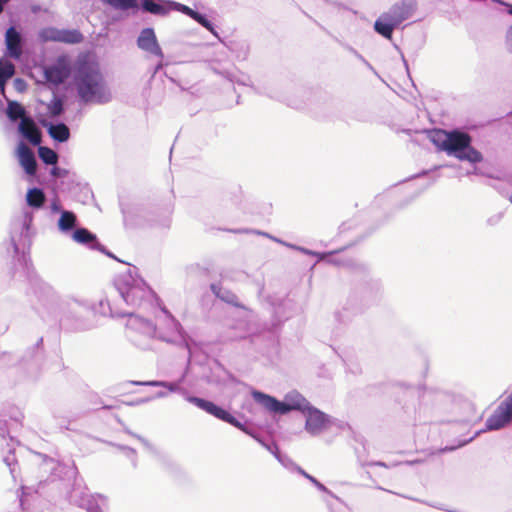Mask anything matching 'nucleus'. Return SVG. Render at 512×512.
Listing matches in <instances>:
<instances>
[{
  "label": "nucleus",
  "mask_w": 512,
  "mask_h": 512,
  "mask_svg": "<svg viewBox=\"0 0 512 512\" xmlns=\"http://www.w3.org/2000/svg\"><path fill=\"white\" fill-rule=\"evenodd\" d=\"M25 140L21 139L16 148V155L20 166L27 175L34 176L36 170V158L34 153L26 146Z\"/></svg>",
  "instance_id": "412c9836"
},
{
  "label": "nucleus",
  "mask_w": 512,
  "mask_h": 512,
  "mask_svg": "<svg viewBox=\"0 0 512 512\" xmlns=\"http://www.w3.org/2000/svg\"><path fill=\"white\" fill-rule=\"evenodd\" d=\"M512 424V390L511 393L498 405L495 411L487 418L485 429L498 431Z\"/></svg>",
  "instance_id": "2eb2a0df"
},
{
  "label": "nucleus",
  "mask_w": 512,
  "mask_h": 512,
  "mask_svg": "<svg viewBox=\"0 0 512 512\" xmlns=\"http://www.w3.org/2000/svg\"><path fill=\"white\" fill-rule=\"evenodd\" d=\"M39 457L42 458V462L40 464V470L43 473H48L49 475L44 480L46 481H55L57 479L62 480H74L76 483L77 476H78V470L75 466L74 462L72 461L70 464L60 463L56 461L54 458H51L44 454H38ZM43 483V480L39 482L41 485Z\"/></svg>",
  "instance_id": "ddd939ff"
},
{
  "label": "nucleus",
  "mask_w": 512,
  "mask_h": 512,
  "mask_svg": "<svg viewBox=\"0 0 512 512\" xmlns=\"http://www.w3.org/2000/svg\"><path fill=\"white\" fill-rule=\"evenodd\" d=\"M84 36L78 29H60L59 43L79 44Z\"/></svg>",
  "instance_id": "bb28decb"
},
{
  "label": "nucleus",
  "mask_w": 512,
  "mask_h": 512,
  "mask_svg": "<svg viewBox=\"0 0 512 512\" xmlns=\"http://www.w3.org/2000/svg\"><path fill=\"white\" fill-rule=\"evenodd\" d=\"M163 380H150V381H129L128 384L137 385V386H152V387H162L164 386Z\"/></svg>",
  "instance_id": "a19ab883"
},
{
  "label": "nucleus",
  "mask_w": 512,
  "mask_h": 512,
  "mask_svg": "<svg viewBox=\"0 0 512 512\" xmlns=\"http://www.w3.org/2000/svg\"><path fill=\"white\" fill-rule=\"evenodd\" d=\"M124 431H125L127 434H129V435H131V436L135 437L136 439H138V440H139V441H140V442H141V443H142L146 448H148V449H150V448H151V444H150V443H149V441H148L147 439H145L144 437H142V436H140V435H138V434L133 433V432H132L130 429H128V428H125V429H124Z\"/></svg>",
  "instance_id": "09e8293b"
},
{
  "label": "nucleus",
  "mask_w": 512,
  "mask_h": 512,
  "mask_svg": "<svg viewBox=\"0 0 512 512\" xmlns=\"http://www.w3.org/2000/svg\"><path fill=\"white\" fill-rule=\"evenodd\" d=\"M259 234H261V232H258ZM262 235L264 236H267L271 239H273L274 241L278 242V243H281L291 249H294L296 251H299L301 253H303L304 255H309V256H316L318 258L319 261H326L328 263H331V264H335V265H341L342 262L338 261L334 256L335 254L343 251L345 248H340V249H337V250H334V251H330V252H317V251H314V250H310L308 248H305V247H302V246H298V245H295V244H290V243H287L283 240H280L276 237H273L271 235H269L268 233H262Z\"/></svg>",
  "instance_id": "6ab92c4d"
},
{
  "label": "nucleus",
  "mask_w": 512,
  "mask_h": 512,
  "mask_svg": "<svg viewBox=\"0 0 512 512\" xmlns=\"http://www.w3.org/2000/svg\"><path fill=\"white\" fill-rule=\"evenodd\" d=\"M5 87H6V84L0 85V93L3 95H5Z\"/></svg>",
  "instance_id": "0e129e2a"
},
{
  "label": "nucleus",
  "mask_w": 512,
  "mask_h": 512,
  "mask_svg": "<svg viewBox=\"0 0 512 512\" xmlns=\"http://www.w3.org/2000/svg\"><path fill=\"white\" fill-rule=\"evenodd\" d=\"M39 39L42 42H59L60 29L56 27H45L39 31Z\"/></svg>",
  "instance_id": "c85d7f7f"
},
{
  "label": "nucleus",
  "mask_w": 512,
  "mask_h": 512,
  "mask_svg": "<svg viewBox=\"0 0 512 512\" xmlns=\"http://www.w3.org/2000/svg\"><path fill=\"white\" fill-rule=\"evenodd\" d=\"M115 288L128 306L143 311H156V306L160 305L161 299L139 276L136 266L130 267L127 273L116 278Z\"/></svg>",
  "instance_id": "20e7f679"
},
{
  "label": "nucleus",
  "mask_w": 512,
  "mask_h": 512,
  "mask_svg": "<svg viewBox=\"0 0 512 512\" xmlns=\"http://www.w3.org/2000/svg\"><path fill=\"white\" fill-rule=\"evenodd\" d=\"M4 463L10 468L11 474H14L15 465L17 464V459L15 457L14 452L10 449L8 455L3 458Z\"/></svg>",
  "instance_id": "ea45409f"
},
{
  "label": "nucleus",
  "mask_w": 512,
  "mask_h": 512,
  "mask_svg": "<svg viewBox=\"0 0 512 512\" xmlns=\"http://www.w3.org/2000/svg\"><path fill=\"white\" fill-rule=\"evenodd\" d=\"M417 9L416 0H400L394 3L387 12L382 13L374 22L376 33L391 40L393 32L404 21L408 20Z\"/></svg>",
  "instance_id": "6e6552de"
},
{
  "label": "nucleus",
  "mask_w": 512,
  "mask_h": 512,
  "mask_svg": "<svg viewBox=\"0 0 512 512\" xmlns=\"http://www.w3.org/2000/svg\"><path fill=\"white\" fill-rule=\"evenodd\" d=\"M69 501L86 512H105V498L99 494L92 495L85 490L73 488L69 494Z\"/></svg>",
  "instance_id": "dca6fc26"
},
{
  "label": "nucleus",
  "mask_w": 512,
  "mask_h": 512,
  "mask_svg": "<svg viewBox=\"0 0 512 512\" xmlns=\"http://www.w3.org/2000/svg\"><path fill=\"white\" fill-rule=\"evenodd\" d=\"M184 378L185 376L183 375L177 381H164V386L162 387L165 388L167 392L180 394L187 402L195 405L197 408L205 411L207 414L215 417L216 419L228 423L247 434H250V431L245 426V424L237 419L232 413H230L229 410L211 400L191 395L187 389L182 387Z\"/></svg>",
  "instance_id": "0eeeda50"
},
{
  "label": "nucleus",
  "mask_w": 512,
  "mask_h": 512,
  "mask_svg": "<svg viewBox=\"0 0 512 512\" xmlns=\"http://www.w3.org/2000/svg\"><path fill=\"white\" fill-rule=\"evenodd\" d=\"M99 304L101 307L106 304L112 317H127L126 337L134 346L142 350H147L150 348L153 338H158L166 342L169 341L160 329H158L157 324L153 323L151 320L134 312L114 313L108 301L104 302L101 300Z\"/></svg>",
  "instance_id": "423d86ee"
},
{
  "label": "nucleus",
  "mask_w": 512,
  "mask_h": 512,
  "mask_svg": "<svg viewBox=\"0 0 512 512\" xmlns=\"http://www.w3.org/2000/svg\"><path fill=\"white\" fill-rule=\"evenodd\" d=\"M163 68V63L162 61H160L158 64H156V66L154 67L153 69V74L152 76H154L160 69Z\"/></svg>",
  "instance_id": "13d9d810"
},
{
  "label": "nucleus",
  "mask_w": 512,
  "mask_h": 512,
  "mask_svg": "<svg viewBox=\"0 0 512 512\" xmlns=\"http://www.w3.org/2000/svg\"><path fill=\"white\" fill-rule=\"evenodd\" d=\"M10 422L5 419V418H2L0 416V436L2 438H5L6 436H9V433H10Z\"/></svg>",
  "instance_id": "a18cd8bd"
},
{
  "label": "nucleus",
  "mask_w": 512,
  "mask_h": 512,
  "mask_svg": "<svg viewBox=\"0 0 512 512\" xmlns=\"http://www.w3.org/2000/svg\"><path fill=\"white\" fill-rule=\"evenodd\" d=\"M228 378L235 383L241 384L250 390L254 401L274 415H287L292 411L301 412L305 416V430L312 436L319 435L327 429L331 423L330 415L313 406L301 393L296 390L288 392L283 400L275 396L257 390L252 386L245 384L235 378L231 373Z\"/></svg>",
  "instance_id": "f257e3e1"
},
{
  "label": "nucleus",
  "mask_w": 512,
  "mask_h": 512,
  "mask_svg": "<svg viewBox=\"0 0 512 512\" xmlns=\"http://www.w3.org/2000/svg\"><path fill=\"white\" fill-rule=\"evenodd\" d=\"M470 174L477 175V176H485V177L493 178L492 175L485 173L482 169H480L478 167H474L472 171H468L466 173V175H470Z\"/></svg>",
  "instance_id": "8fccbe9b"
},
{
  "label": "nucleus",
  "mask_w": 512,
  "mask_h": 512,
  "mask_svg": "<svg viewBox=\"0 0 512 512\" xmlns=\"http://www.w3.org/2000/svg\"><path fill=\"white\" fill-rule=\"evenodd\" d=\"M275 458L286 469L297 471V467H299L288 455L284 454L282 451L276 455Z\"/></svg>",
  "instance_id": "c9c22d12"
},
{
  "label": "nucleus",
  "mask_w": 512,
  "mask_h": 512,
  "mask_svg": "<svg viewBox=\"0 0 512 512\" xmlns=\"http://www.w3.org/2000/svg\"><path fill=\"white\" fill-rule=\"evenodd\" d=\"M335 318H336V320H337V321H339V322H344V320L342 319V314H341V312H336V313H335Z\"/></svg>",
  "instance_id": "bf43d9fd"
},
{
  "label": "nucleus",
  "mask_w": 512,
  "mask_h": 512,
  "mask_svg": "<svg viewBox=\"0 0 512 512\" xmlns=\"http://www.w3.org/2000/svg\"><path fill=\"white\" fill-rule=\"evenodd\" d=\"M43 361V337H40L34 345L25 350L15 366L24 378L35 379L40 372Z\"/></svg>",
  "instance_id": "9b49d317"
},
{
  "label": "nucleus",
  "mask_w": 512,
  "mask_h": 512,
  "mask_svg": "<svg viewBox=\"0 0 512 512\" xmlns=\"http://www.w3.org/2000/svg\"><path fill=\"white\" fill-rule=\"evenodd\" d=\"M72 74L73 67L70 59L66 55L58 56L51 64L43 68L45 81L54 86L63 84Z\"/></svg>",
  "instance_id": "4468645a"
},
{
  "label": "nucleus",
  "mask_w": 512,
  "mask_h": 512,
  "mask_svg": "<svg viewBox=\"0 0 512 512\" xmlns=\"http://www.w3.org/2000/svg\"><path fill=\"white\" fill-rule=\"evenodd\" d=\"M13 86L17 92L23 93L26 91L28 84L23 78L17 77L13 81Z\"/></svg>",
  "instance_id": "c03bdc74"
},
{
  "label": "nucleus",
  "mask_w": 512,
  "mask_h": 512,
  "mask_svg": "<svg viewBox=\"0 0 512 512\" xmlns=\"http://www.w3.org/2000/svg\"><path fill=\"white\" fill-rule=\"evenodd\" d=\"M172 11L180 12V13H182V14H184V15H186V16L191 18V16L193 15L195 9H192L191 7H189V6L185 5V4L173 1Z\"/></svg>",
  "instance_id": "e433bc0d"
},
{
  "label": "nucleus",
  "mask_w": 512,
  "mask_h": 512,
  "mask_svg": "<svg viewBox=\"0 0 512 512\" xmlns=\"http://www.w3.org/2000/svg\"><path fill=\"white\" fill-rule=\"evenodd\" d=\"M111 408H112V406H110V405H104V406H103V409L110 410Z\"/></svg>",
  "instance_id": "774afa93"
},
{
  "label": "nucleus",
  "mask_w": 512,
  "mask_h": 512,
  "mask_svg": "<svg viewBox=\"0 0 512 512\" xmlns=\"http://www.w3.org/2000/svg\"><path fill=\"white\" fill-rule=\"evenodd\" d=\"M42 126L46 128L48 135L57 143H65L70 139L71 133L69 127L62 121H42Z\"/></svg>",
  "instance_id": "4be33fe9"
},
{
  "label": "nucleus",
  "mask_w": 512,
  "mask_h": 512,
  "mask_svg": "<svg viewBox=\"0 0 512 512\" xmlns=\"http://www.w3.org/2000/svg\"><path fill=\"white\" fill-rule=\"evenodd\" d=\"M350 266L356 273H362L367 277L361 284V299L366 306L377 304L382 298V284L379 279L368 277L369 267L366 264L348 261L342 263Z\"/></svg>",
  "instance_id": "f8f14e48"
},
{
  "label": "nucleus",
  "mask_w": 512,
  "mask_h": 512,
  "mask_svg": "<svg viewBox=\"0 0 512 512\" xmlns=\"http://www.w3.org/2000/svg\"><path fill=\"white\" fill-rule=\"evenodd\" d=\"M173 0H140V9L155 16H167L172 11Z\"/></svg>",
  "instance_id": "5701e85b"
},
{
  "label": "nucleus",
  "mask_w": 512,
  "mask_h": 512,
  "mask_svg": "<svg viewBox=\"0 0 512 512\" xmlns=\"http://www.w3.org/2000/svg\"><path fill=\"white\" fill-rule=\"evenodd\" d=\"M210 290L215 295V297L220 299L222 302L236 308L244 310L246 309V307L240 302L237 295L231 290L224 288L220 282L211 283Z\"/></svg>",
  "instance_id": "b1692460"
},
{
  "label": "nucleus",
  "mask_w": 512,
  "mask_h": 512,
  "mask_svg": "<svg viewBox=\"0 0 512 512\" xmlns=\"http://www.w3.org/2000/svg\"><path fill=\"white\" fill-rule=\"evenodd\" d=\"M37 285L47 296L53 293L52 288L49 285L43 283L42 281L37 280Z\"/></svg>",
  "instance_id": "3c124183"
},
{
  "label": "nucleus",
  "mask_w": 512,
  "mask_h": 512,
  "mask_svg": "<svg viewBox=\"0 0 512 512\" xmlns=\"http://www.w3.org/2000/svg\"><path fill=\"white\" fill-rule=\"evenodd\" d=\"M168 394L167 391H164V390H161V391H158L156 394H155V398H164L166 397Z\"/></svg>",
  "instance_id": "4d7b16f0"
},
{
  "label": "nucleus",
  "mask_w": 512,
  "mask_h": 512,
  "mask_svg": "<svg viewBox=\"0 0 512 512\" xmlns=\"http://www.w3.org/2000/svg\"><path fill=\"white\" fill-rule=\"evenodd\" d=\"M191 19L196 21L199 25L204 27L206 30H208L213 35H217L216 27L214 23L207 17L205 13H201L198 10H195L193 15L191 16Z\"/></svg>",
  "instance_id": "cd10ccee"
},
{
  "label": "nucleus",
  "mask_w": 512,
  "mask_h": 512,
  "mask_svg": "<svg viewBox=\"0 0 512 512\" xmlns=\"http://www.w3.org/2000/svg\"><path fill=\"white\" fill-rule=\"evenodd\" d=\"M72 85L84 104H106L112 99L97 64L87 59H78L73 66Z\"/></svg>",
  "instance_id": "7ed1b4c3"
},
{
  "label": "nucleus",
  "mask_w": 512,
  "mask_h": 512,
  "mask_svg": "<svg viewBox=\"0 0 512 512\" xmlns=\"http://www.w3.org/2000/svg\"><path fill=\"white\" fill-rule=\"evenodd\" d=\"M70 237L76 243L84 245L92 250H95L97 244H99L97 235L85 227L76 228Z\"/></svg>",
  "instance_id": "393cba45"
},
{
  "label": "nucleus",
  "mask_w": 512,
  "mask_h": 512,
  "mask_svg": "<svg viewBox=\"0 0 512 512\" xmlns=\"http://www.w3.org/2000/svg\"><path fill=\"white\" fill-rule=\"evenodd\" d=\"M5 114L12 123L20 120L17 133L20 139L26 140L31 145H40L42 132L37 127L31 116L26 115L24 106L16 100H8Z\"/></svg>",
  "instance_id": "9d476101"
},
{
  "label": "nucleus",
  "mask_w": 512,
  "mask_h": 512,
  "mask_svg": "<svg viewBox=\"0 0 512 512\" xmlns=\"http://www.w3.org/2000/svg\"><path fill=\"white\" fill-rule=\"evenodd\" d=\"M156 310L159 311V314L155 315L156 324H164L168 332L182 337L184 330L181 323L172 315L162 301L160 305L156 306Z\"/></svg>",
  "instance_id": "aec40b11"
},
{
  "label": "nucleus",
  "mask_w": 512,
  "mask_h": 512,
  "mask_svg": "<svg viewBox=\"0 0 512 512\" xmlns=\"http://www.w3.org/2000/svg\"><path fill=\"white\" fill-rule=\"evenodd\" d=\"M402 60H403V63H404V66L406 68V70L408 71V62L407 60L405 59L404 55L402 54Z\"/></svg>",
  "instance_id": "69168bd1"
},
{
  "label": "nucleus",
  "mask_w": 512,
  "mask_h": 512,
  "mask_svg": "<svg viewBox=\"0 0 512 512\" xmlns=\"http://www.w3.org/2000/svg\"><path fill=\"white\" fill-rule=\"evenodd\" d=\"M361 62L375 75H378L377 71L374 69V67L364 58V60H361Z\"/></svg>",
  "instance_id": "5fc2aeb1"
},
{
  "label": "nucleus",
  "mask_w": 512,
  "mask_h": 512,
  "mask_svg": "<svg viewBox=\"0 0 512 512\" xmlns=\"http://www.w3.org/2000/svg\"><path fill=\"white\" fill-rule=\"evenodd\" d=\"M121 211H122V214H123V217H124V221L126 222L127 221V214H126L125 208L122 205H121Z\"/></svg>",
  "instance_id": "680f3d73"
},
{
  "label": "nucleus",
  "mask_w": 512,
  "mask_h": 512,
  "mask_svg": "<svg viewBox=\"0 0 512 512\" xmlns=\"http://www.w3.org/2000/svg\"><path fill=\"white\" fill-rule=\"evenodd\" d=\"M345 48L354 55V57H356L357 59H359L360 61L361 60H364V57L356 50L354 49L352 46L350 45H346Z\"/></svg>",
  "instance_id": "603ef678"
},
{
  "label": "nucleus",
  "mask_w": 512,
  "mask_h": 512,
  "mask_svg": "<svg viewBox=\"0 0 512 512\" xmlns=\"http://www.w3.org/2000/svg\"><path fill=\"white\" fill-rule=\"evenodd\" d=\"M297 472L305 477L307 480H309L319 491L324 492L328 495H330L333 498L337 499V496L329 490L323 483H321L317 478L307 473L303 468L297 467Z\"/></svg>",
  "instance_id": "c756f323"
},
{
  "label": "nucleus",
  "mask_w": 512,
  "mask_h": 512,
  "mask_svg": "<svg viewBox=\"0 0 512 512\" xmlns=\"http://www.w3.org/2000/svg\"><path fill=\"white\" fill-rule=\"evenodd\" d=\"M32 492V487L21 486V495L19 498L20 506L23 510H25V504L27 501V496Z\"/></svg>",
  "instance_id": "37998d69"
},
{
  "label": "nucleus",
  "mask_w": 512,
  "mask_h": 512,
  "mask_svg": "<svg viewBox=\"0 0 512 512\" xmlns=\"http://www.w3.org/2000/svg\"><path fill=\"white\" fill-rule=\"evenodd\" d=\"M48 114L50 116H60L64 113L65 109L63 106V103L61 99L57 98L56 96H53L50 103L47 106Z\"/></svg>",
  "instance_id": "f704fd0d"
},
{
  "label": "nucleus",
  "mask_w": 512,
  "mask_h": 512,
  "mask_svg": "<svg viewBox=\"0 0 512 512\" xmlns=\"http://www.w3.org/2000/svg\"><path fill=\"white\" fill-rule=\"evenodd\" d=\"M280 321L279 320H273L272 321V324H271V327L268 328L269 331L271 332H276L279 327H280Z\"/></svg>",
  "instance_id": "864d4df0"
},
{
  "label": "nucleus",
  "mask_w": 512,
  "mask_h": 512,
  "mask_svg": "<svg viewBox=\"0 0 512 512\" xmlns=\"http://www.w3.org/2000/svg\"><path fill=\"white\" fill-rule=\"evenodd\" d=\"M4 43V55L16 61H21L22 47L26 43V38L23 32L15 25H10L5 31Z\"/></svg>",
  "instance_id": "f3484780"
},
{
  "label": "nucleus",
  "mask_w": 512,
  "mask_h": 512,
  "mask_svg": "<svg viewBox=\"0 0 512 512\" xmlns=\"http://www.w3.org/2000/svg\"><path fill=\"white\" fill-rule=\"evenodd\" d=\"M136 44L143 52L161 60L164 58V52L159 44L154 28H143L136 39Z\"/></svg>",
  "instance_id": "a211bd4d"
},
{
  "label": "nucleus",
  "mask_w": 512,
  "mask_h": 512,
  "mask_svg": "<svg viewBox=\"0 0 512 512\" xmlns=\"http://www.w3.org/2000/svg\"><path fill=\"white\" fill-rule=\"evenodd\" d=\"M116 10H129L137 6V0H103Z\"/></svg>",
  "instance_id": "473e14b6"
},
{
  "label": "nucleus",
  "mask_w": 512,
  "mask_h": 512,
  "mask_svg": "<svg viewBox=\"0 0 512 512\" xmlns=\"http://www.w3.org/2000/svg\"><path fill=\"white\" fill-rule=\"evenodd\" d=\"M50 174L54 178H64L68 175V170L54 164L50 169Z\"/></svg>",
  "instance_id": "79ce46f5"
},
{
  "label": "nucleus",
  "mask_w": 512,
  "mask_h": 512,
  "mask_svg": "<svg viewBox=\"0 0 512 512\" xmlns=\"http://www.w3.org/2000/svg\"><path fill=\"white\" fill-rule=\"evenodd\" d=\"M15 73V66L9 61L0 60V85L7 84Z\"/></svg>",
  "instance_id": "7c9ffc66"
},
{
  "label": "nucleus",
  "mask_w": 512,
  "mask_h": 512,
  "mask_svg": "<svg viewBox=\"0 0 512 512\" xmlns=\"http://www.w3.org/2000/svg\"><path fill=\"white\" fill-rule=\"evenodd\" d=\"M95 250L100 251L104 255H106L109 258H112L118 262H122L119 258L116 257L114 253H112L110 250H108L104 245H102L100 242L97 244Z\"/></svg>",
  "instance_id": "49530a36"
},
{
  "label": "nucleus",
  "mask_w": 512,
  "mask_h": 512,
  "mask_svg": "<svg viewBox=\"0 0 512 512\" xmlns=\"http://www.w3.org/2000/svg\"><path fill=\"white\" fill-rule=\"evenodd\" d=\"M455 448L454 447H449V446H446L445 448L442 449L443 452H449V451H453Z\"/></svg>",
  "instance_id": "e2e57ef3"
},
{
  "label": "nucleus",
  "mask_w": 512,
  "mask_h": 512,
  "mask_svg": "<svg viewBox=\"0 0 512 512\" xmlns=\"http://www.w3.org/2000/svg\"><path fill=\"white\" fill-rule=\"evenodd\" d=\"M60 325L70 331H87L95 326V311L86 303L75 299L67 301L63 306Z\"/></svg>",
  "instance_id": "1a4fd4ad"
},
{
  "label": "nucleus",
  "mask_w": 512,
  "mask_h": 512,
  "mask_svg": "<svg viewBox=\"0 0 512 512\" xmlns=\"http://www.w3.org/2000/svg\"><path fill=\"white\" fill-rule=\"evenodd\" d=\"M258 442L263 446L265 447L274 457H276V455H278L281 450L279 448V446L277 445L276 442L274 441H264V440H261V439H257Z\"/></svg>",
  "instance_id": "58836bf2"
},
{
  "label": "nucleus",
  "mask_w": 512,
  "mask_h": 512,
  "mask_svg": "<svg viewBox=\"0 0 512 512\" xmlns=\"http://www.w3.org/2000/svg\"><path fill=\"white\" fill-rule=\"evenodd\" d=\"M77 224V215L71 210L63 212L57 220L58 230L61 232V234L66 236H70L74 232Z\"/></svg>",
  "instance_id": "a878e982"
},
{
  "label": "nucleus",
  "mask_w": 512,
  "mask_h": 512,
  "mask_svg": "<svg viewBox=\"0 0 512 512\" xmlns=\"http://www.w3.org/2000/svg\"><path fill=\"white\" fill-rule=\"evenodd\" d=\"M46 202L47 197L42 188L29 187L25 195L26 207L20 214L13 216L10 222L9 235L15 257L18 263L27 269L30 264V248L36 235L33 226L34 211L44 208Z\"/></svg>",
  "instance_id": "f03ea898"
},
{
  "label": "nucleus",
  "mask_w": 512,
  "mask_h": 512,
  "mask_svg": "<svg viewBox=\"0 0 512 512\" xmlns=\"http://www.w3.org/2000/svg\"><path fill=\"white\" fill-rule=\"evenodd\" d=\"M429 140L439 151L472 165L483 161V154L472 145V136L459 129L450 131L433 129L428 131Z\"/></svg>",
  "instance_id": "39448f33"
},
{
  "label": "nucleus",
  "mask_w": 512,
  "mask_h": 512,
  "mask_svg": "<svg viewBox=\"0 0 512 512\" xmlns=\"http://www.w3.org/2000/svg\"><path fill=\"white\" fill-rule=\"evenodd\" d=\"M119 448L125 451L126 456L131 458L133 466L136 467V450L128 446H119Z\"/></svg>",
  "instance_id": "de8ad7c7"
},
{
  "label": "nucleus",
  "mask_w": 512,
  "mask_h": 512,
  "mask_svg": "<svg viewBox=\"0 0 512 512\" xmlns=\"http://www.w3.org/2000/svg\"><path fill=\"white\" fill-rule=\"evenodd\" d=\"M472 440H473V437L469 438V440H467V441H464L460 446L465 445V444L469 443Z\"/></svg>",
  "instance_id": "338daca9"
},
{
  "label": "nucleus",
  "mask_w": 512,
  "mask_h": 512,
  "mask_svg": "<svg viewBox=\"0 0 512 512\" xmlns=\"http://www.w3.org/2000/svg\"><path fill=\"white\" fill-rule=\"evenodd\" d=\"M498 3L506 7V12L512 16V3L505 2L503 0H496ZM506 49L509 53H512V24L508 27L505 36Z\"/></svg>",
  "instance_id": "72a5a7b5"
},
{
  "label": "nucleus",
  "mask_w": 512,
  "mask_h": 512,
  "mask_svg": "<svg viewBox=\"0 0 512 512\" xmlns=\"http://www.w3.org/2000/svg\"><path fill=\"white\" fill-rule=\"evenodd\" d=\"M427 173H428V171H427V170H423L422 172H420V173H418V174H416V175L412 176L411 178L421 177V176H423V175H426Z\"/></svg>",
  "instance_id": "052dcab7"
},
{
  "label": "nucleus",
  "mask_w": 512,
  "mask_h": 512,
  "mask_svg": "<svg viewBox=\"0 0 512 512\" xmlns=\"http://www.w3.org/2000/svg\"><path fill=\"white\" fill-rule=\"evenodd\" d=\"M148 401H149V398H146V399H140V400H137V401L129 402L127 404L130 405V406H135V405H139V404H142V403H146Z\"/></svg>",
  "instance_id": "6e6d98bb"
},
{
  "label": "nucleus",
  "mask_w": 512,
  "mask_h": 512,
  "mask_svg": "<svg viewBox=\"0 0 512 512\" xmlns=\"http://www.w3.org/2000/svg\"><path fill=\"white\" fill-rule=\"evenodd\" d=\"M38 146V154L42 162L46 165H54L57 162V154L50 148Z\"/></svg>",
  "instance_id": "2f4dec72"
},
{
  "label": "nucleus",
  "mask_w": 512,
  "mask_h": 512,
  "mask_svg": "<svg viewBox=\"0 0 512 512\" xmlns=\"http://www.w3.org/2000/svg\"><path fill=\"white\" fill-rule=\"evenodd\" d=\"M51 214H59L61 215L63 212H67L68 210L64 209L61 201L58 196L54 197L49 205Z\"/></svg>",
  "instance_id": "4c0bfd02"
}]
</instances>
